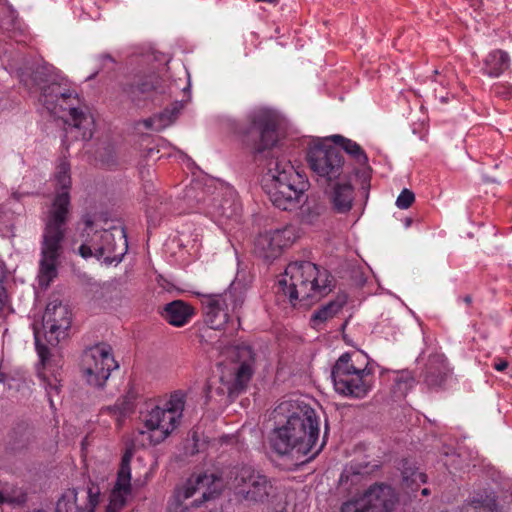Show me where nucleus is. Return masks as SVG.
I'll return each instance as SVG.
<instances>
[{
  "mask_svg": "<svg viewBox=\"0 0 512 512\" xmlns=\"http://www.w3.org/2000/svg\"><path fill=\"white\" fill-rule=\"evenodd\" d=\"M6 391V385L3 380L0 379V396L4 395Z\"/></svg>",
  "mask_w": 512,
  "mask_h": 512,
  "instance_id": "58836bf2",
  "label": "nucleus"
},
{
  "mask_svg": "<svg viewBox=\"0 0 512 512\" xmlns=\"http://www.w3.org/2000/svg\"><path fill=\"white\" fill-rule=\"evenodd\" d=\"M333 277L330 273L309 261H296L288 264L284 277L278 281L279 292L287 296L289 302L309 306L319 301L332 290Z\"/></svg>",
  "mask_w": 512,
  "mask_h": 512,
  "instance_id": "7ed1b4c3",
  "label": "nucleus"
},
{
  "mask_svg": "<svg viewBox=\"0 0 512 512\" xmlns=\"http://www.w3.org/2000/svg\"><path fill=\"white\" fill-rule=\"evenodd\" d=\"M59 190L45 219L41 241V258L39 262L38 282L41 287H48L57 276V266L63 252L65 225L70 207L69 190L71 187L70 164L61 160L55 173Z\"/></svg>",
  "mask_w": 512,
  "mask_h": 512,
  "instance_id": "f03ea898",
  "label": "nucleus"
},
{
  "mask_svg": "<svg viewBox=\"0 0 512 512\" xmlns=\"http://www.w3.org/2000/svg\"><path fill=\"white\" fill-rule=\"evenodd\" d=\"M343 304L335 301L329 302L327 305L321 307L312 316L314 326L327 321L335 316L341 309Z\"/></svg>",
  "mask_w": 512,
  "mask_h": 512,
  "instance_id": "72a5a7b5",
  "label": "nucleus"
},
{
  "mask_svg": "<svg viewBox=\"0 0 512 512\" xmlns=\"http://www.w3.org/2000/svg\"><path fill=\"white\" fill-rule=\"evenodd\" d=\"M229 484L236 496L251 503H264L272 490L271 480L250 465L234 467L229 473Z\"/></svg>",
  "mask_w": 512,
  "mask_h": 512,
  "instance_id": "9d476101",
  "label": "nucleus"
},
{
  "mask_svg": "<svg viewBox=\"0 0 512 512\" xmlns=\"http://www.w3.org/2000/svg\"><path fill=\"white\" fill-rule=\"evenodd\" d=\"M118 368L112 349L106 344H97L86 349L82 355V372L91 386L101 388L111 371Z\"/></svg>",
  "mask_w": 512,
  "mask_h": 512,
  "instance_id": "ddd939ff",
  "label": "nucleus"
},
{
  "mask_svg": "<svg viewBox=\"0 0 512 512\" xmlns=\"http://www.w3.org/2000/svg\"><path fill=\"white\" fill-rule=\"evenodd\" d=\"M493 92L496 96L508 100L512 98V85L507 82H500L493 86Z\"/></svg>",
  "mask_w": 512,
  "mask_h": 512,
  "instance_id": "e433bc0d",
  "label": "nucleus"
},
{
  "mask_svg": "<svg viewBox=\"0 0 512 512\" xmlns=\"http://www.w3.org/2000/svg\"><path fill=\"white\" fill-rule=\"evenodd\" d=\"M40 100L54 114L58 111L68 110L73 122L71 129H76L80 138L84 141L92 138L93 118L88 113L74 106L78 102V96L74 91L64 89L60 84L52 82L42 88Z\"/></svg>",
  "mask_w": 512,
  "mask_h": 512,
  "instance_id": "1a4fd4ad",
  "label": "nucleus"
},
{
  "mask_svg": "<svg viewBox=\"0 0 512 512\" xmlns=\"http://www.w3.org/2000/svg\"><path fill=\"white\" fill-rule=\"evenodd\" d=\"M362 352L344 353L333 366L331 377L335 391L351 398H364L372 388L373 371Z\"/></svg>",
  "mask_w": 512,
  "mask_h": 512,
  "instance_id": "0eeeda50",
  "label": "nucleus"
},
{
  "mask_svg": "<svg viewBox=\"0 0 512 512\" xmlns=\"http://www.w3.org/2000/svg\"><path fill=\"white\" fill-rule=\"evenodd\" d=\"M329 139L340 146L348 155H350L358 164L364 165L368 162V157L361 146L355 141L345 138L342 135H332Z\"/></svg>",
  "mask_w": 512,
  "mask_h": 512,
  "instance_id": "c85d7f7f",
  "label": "nucleus"
},
{
  "mask_svg": "<svg viewBox=\"0 0 512 512\" xmlns=\"http://www.w3.org/2000/svg\"><path fill=\"white\" fill-rule=\"evenodd\" d=\"M403 487L410 489L411 492H416L421 484L426 483L427 476L420 472L417 468L406 467L404 465L402 471Z\"/></svg>",
  "mask_w": 512,
  "mask_h": 512,
  "instance_id": "7c9ffc66",
  "label": "nucleus"
},
{
  "mask_svg": "<svg viewBox=\"0 0 512 512\" xmlns=\"http://www.w3.org/2000/svg\"><path fill=\"white\" fill-rule=\"evenodd\" d=\"M221 489L222 480L213 473L192 475L175 489V510L176 512H185L188 506H183V503L190 498H194L191 506L199 507L204 502L216 497Z\"/></svg>",
  "mask_w": 512,
  "mask_h": 512,
  "instance_id": "9b49d317",
  "label": "nucleus"
},
{
  "mask_svg": "<svg viewBox=\"0 0 512 512\" xmlns=\"http://www.w3.org/2000/svg\"><path fill=\"white\" fill-rule=\"evenodd\" d=\"M96 240L102 241L96 248V259L103 260L107 264L119 263L128 250V243L123 228L100 230Z\"/></svg>",
  "mask_w": 512,
  "mask_h": 512,
  "instance_id": "aec40b11",
  "label": "nucleus"
},
{
  "mask_svg": "<svg viewBox=\"0 0 512 512\" xmlns=\"http://www.w3.org/2000/svg\"><path fill=\"white\" fill-rule=\"evenodd\" d=\"M463 302L469 305L472 302V298L469 295H466L462 298Z\"/></svg>",
  "mask_w": 512,
  "mask_h": 512,
  "instance_id": "ea45409f",
  "label": "nucleus"
},
{
  "mask_svg": "<svg viewBox=\"0 0 512 512\" xmlns=\"http://www.w3.org/2000/svg\"><path fill=\"white\" fill-rule=\"evenodd\" d=\"M247 288L240 282H232L222 293L198 294L205 324L214 330L232 328L237 332L241 326L240 311L246 299Z\"/></svg>",
  "mask_w": 512,
  "mask_h": 512,
  "instance_id": "39448f33",
  "label": "nucleus"
},
{
  "mask_svg": "<svg viewBox=\"0 0 512 512\" xmlns=\"http://www.w3.org/2000/svg\"><path fill=\"white\" fill-rule=\"evenodd\" d=\"M307 186L305 176L290 160L277 157L269 162L264 189L275 207L284 211L297 208Z\"/></svg>",
  "mask_w": 512,
  "mask_h": 512,
  "instance_id": "20e7f679",
  "label": "nucleus"
},
{
  "mask_svg": "<svg viewBox=\"0 0 512 512\" xmlns=\"http://www.w3.org/2000/svg\"><path fill=\"white\" fill-rule=\"evenodd\" d=\"M415 380L409 372H401L395 378L394 389L395 392L399 393V397H404L408 391L414 386Z\"/></svg>",
  "mask_w": 512,
  "mask_h": 512,
  "instance_id": "f704fd0d",
  "label": "nucleus"
},
{
  "mask_svg": "<svg viewBox=\"0 0 512 512\" xmlns=\"http://www.w3.org/2000/svg\"><path fill=\"white\" fill-rule=\"evenodd\" d=\"M331 200L333 208L338 213L348 212L352 208L354 200V190L351 184H337L333 188Z\"/></svg>",
  "mask_w": 512,
  "mask_h": 512,
  "instance_id": "cd10ccee",
  "label": "nucleus"
},
{
  "mask_svg": "<svg viewBox=\"0 0 512 512\" xmlns=\"http://www.w3.org/2000/svg\"><path fill=\"white\" fill-rule=\"evenodd\" d=\"M194 315V308L182 300H175L166 304L162 312L163 318L175 327L186 325Z\"/></svg>",
  "mask_w": 512,
  "mask_h": 512,
  "instance_id": "393cba45",
  "label": "nucleus"
},
{
  "mask_svg": "<svg viewBox=\"0 0 512 512\" xmlns=\"http://www.w3.org/2000/svg\"><path fill=\"white\" fill-rule=\"evenodd\" d=\"M415 200L414 193L409 189H403L396 199V206L399 209H408Z\"/></svg>",
  "mask_w": 512,
  "mask_h": 512,
  "instance_id": "c9c22d12",
  "label": "nucleus"
},
{
  "mask_svg": "<svg viewBox=\"0 0 512 512\" xmlns=\"http://www.w3.org/2000/svg\"><path fill=\"white\" fill-rule=\"evenodd\" d=\"M421 494L423 496H428L430 494V490L428 488H424L422 489Z\"/></svg>",
  "mask_w": 512,
  "mask_h": 512,
  "instance_id": "79ce46f5",
  "label": "nucleus"
},
{
  "mask_svg": "<svg viewBox=\"0 0 512 512\" xmlns=\"http://www.w3.org/2000/svg\"><path fill=\"white\" fill-rule=\"evenodd\" d=\"M296 235L293 227H285L260 233L254 244L255 253L265 259L278 258L283 250L295 241Z\"/></svg>",
  "mask_w": 512,
  "mask_h": 512,
  "instance_id": "6ab92c4d",
  "label": "nucleus"
},
{
  "mask_svg": "<svg viewBox=\"0 0 512 512\" xmlns=\"http://www.w3.org/2000/svg\"><path fill=\"white\" fill-rule=\"evenodd\" d=\"M71 323L72 314L68 306L57 300L49 302L42 319L46 341L51 346H57L68 336Z\"/></svg>",
  "mask_w": 512,
  "mask_h": 512,
  "instance_id": "dca6fc26",
  "label": "nucleus"
},
{
  "mask_svg": "<svg viewBox=\"0 0 512 512\" xmlns=\"http://www.w3.org/2000/svg\"><path fill=\"white\" fill-rule=\"evenodd\" d=\"M280 124V115L275 110L258 107L247 114L246 122L238 124L235 132L254 153H263L279 141Z\"/></svg>",
  "mask_w": 512,
  "mask_h": 512,
  "instance_id": "6e6552de",
  "label": "nucleus"
},
{
  "mask_svg": "<svg viewBox=\"0 0 512 512\" xmlns=\"http://www.w3.org/2000/svg\"><path fill=\"white\" fill-rule=\"evenodd\" d=\"M238 367L235 370L234 380L228 387L229 394L243 391L254 374L255 353L250 346L241 345L235 348Z\"/></svg>",
  "mask_w": 512,
  "mask_h": 512,
  "instance_id": "5701e85b",
  "label": "nucleus"
},
{
  "mask_svg": "<svg viewBox=\"0 0 512 512\" xmlns=\"http://www.w3.org/2000/svg\"><path fill=\"white\" fill-rule=\"evenodd\" d=\"M132 450L127 449L122 456L117 479L111 491L107 512H119L131 494V459Z\"/></svg>",
  "mask_w": 512,
  "mask_h": 512,
  "instance_id": "412c9836",
  "label": "nucleus"
},
{
  "mask_svg": "<svg viewBox=\"0 0 512 512\" xmlns=\"http://www.w3.org/2000/svg\"><path fill=\"white\" fill-rule=\"evenodd\" d=\"M84 233L87 236L85 241L79 247V254L84 259H88L91 257L96 258V248L97 246H101L103 244L102 241L96 240L97 236L100 234V231H94L93 226L90 222L86 223V228L84 229Z\"/></svg>",
  "mask_w": 512,
  "mask_h": 512,
  "instance_id": "c756f323",
  "label": "nucleus"
},
{
  "mask_svg": "<svg viewBox=\"0 0 512 512\" xmlns=\"http://www.w3.org/2000/svg\"><path fill=\"white\" fill-rule=\"evenodd\" d=\"M277 416L286 418V423L274 429L270 438L272 449L279 455L295 458H314L323 448L318 445L320 419L316 411L299 400H285L275 408Z\"/></svg>",
  "mask_w": 512,
  "mask_h": 512,
  "instance_id": "f257e3e1",
  "label": "nucleus"
},
{
  "mask_svg": "<svg viewBox=\"0 0 512 512\" xmlns=\"http://www.w3.org/2000/svg\"><path fill=\"white\" fill-rule=\"evenodd\" d=\"M175 119V113L169 112V110H165L163 113L155 115L153 117L147 118L143 120V125L147 129H152L155 131H160L167 126H169L173 120Z\"/></svg>",
  "mask_w": 512,
  "mask_h": 512,
  "instance_id": "473e14b6",
  "label": "nucleus"
},
{
  "mask_svg": "<svg viewBox=\"0 0 512 512\" xmlns=\"http://www.w3.org/2000/svg\"><path fill=\"white\" fill-rule=\"evenodd\" d=\"M396 501L394 490L385 484H374L363 494L345 501L340 512H391Z\"/></svg>",
  "mask_w": 512,
  "mask_h": 512,
  "instance_id": "4468645a",
  "label": "nucleus"
},
{
  "mask_svg": "<svg viewBox=\"0 0 512 512\" xmlns=\"http://www.w3.org/2000/svg\"><path fill=\"white\" fill-rule=\"evenodd\" d=\"M449 373L450 369L444 355H431L425 367L424 382L430 388L441 387L445 383Z\"/></svg>",
  "mask_w": 512,
  "mask_h": 512,
  "instance_id": "b1692460",
  "label": "nucleus"
},
{
  "mask_svg": "<svg viewBox=\"0 0 512 512\" xmlns=\"http://www.w3.org/2000/svg\"><path fill=\"white\" fill-rule=\"evenodd\" d=\"M206 213L220 223L225 221L238 222L242 205L235 189L228 185H221L220 190L213 197L204 199Z\"/></svg>",
  "mask_w": 512,
  "mask_h": 512,
  "instance_id": "f3484780",
  "label": "nucleus"
},
{
  "mask_svg": "<svg viewBox=\"0 0 512 512\" xmlns=\"http://www.w3.org/2000/svg\"><path fill=\"white\" fill-rule=\"evenodd\" d=\"M510 66V57L503 50H493L483 59L481 72L488 77H499Z\"/></svg>",
  "mask_w": 512,
  "mask_h": 512,
  "instance_id": "a878e982",
  "label": "nucleus"
},
{
  "mask_svg": "<svg viewBox=\"0 0 512 512\" xmlns=\"http://www.w3.org/2000/svg\"><path fill=\"white\" fill-rule=\"evenodd\" d=\"M102 59L103 60H107V61H110V62H114L113 58L110 56V55H104L102 56Z\"/></svg>",
  "mask_w": 512,
  "mask_h": 512,
  "instance_id": "a19ab883",
  "label": "nucleus"
},
{
  "mask_svg": "<svg viewBox=\"0 0 512 512\" xmlns=\"http://www.w3.org/2000/svg\"><path fill=\"white\" fill-rule=\"evenodd\" d=\"M496 506L495 498L492 495H482L479 494L471 500V502L467 503L463 506L462 512H479L488 511L492 512Z\"/></svg>",
  "mask_w": 512,
  "mask_h": 512,
  "instance_id": "2f4dec72",
  "label": "nucleus"
},
{
  "mask_svg": "<svg viewBox=\"0 0 512 512\" xmlns=\"http://www.w3.org/2000/svg\"><path fill=\"white\" fill-rule=\"evenodd\" d=\"M258 2H268V3H272V2H275L276 0H257Z\"/></svg>",
  "mask_w": 512,
  "mask_h": 512,
  "instance_id": "c03bdc74",
  "label": "nucleus"
},
{
  "mask_svg": "<svg viewBox=\"0 0 512 512\" xmlns=\"http://www.w3.org/2000/svg\"><path fill=\"white\" fill-rule=\"evenodd\" d=\"M100 488L91 483L82 489H67L56 503V512H94L100 502Z\"/></svg>",
  "mask_w": 512,
  "mask_h": 512,
  "instance_id": "a211bd4d",
  "label": "nucleus"
},
{
  "mask_svg": "<svg viewBox=\"0 0 512 512\" xmlns=\"http://www.w3.org/2000/svg\"><path fill=\"white\" fill-rule=\"evenodd\" d=\"M35 346L37 354L41 361V367L38 368V377L45 388L50 407L54 408L53 397L59 395L62 381L61 360L49 358V349L40 342V333L34 331Z\"/></svg>",
  "mask_w": 512,
  "mask_h": 512,
  "instance_id": "2eb2a0df",
  "label": "nucleus"
},
{
  "mask_svg": "<svg viewBox=\"0 0 512 512\" xmlns=\"http://www.w3.org/2000/svg\"><path fill=\"white\" fill-rule=\"evenodd\" d=\"M12 195H13V197H14L16 200H20V194H18V193H16V192H15V193H13Z\"/></svg>",
  "mask_w": 512,
  "mask_h": 512,
  "instance_id": "37998d69",
  "label": "nucleus"
},
{
  "mask_svg": "<svg viewBox=\"0 0 512 512\" xmlns=\"http://www.w3.org/2000/svg\"><path fill=\"white\" fill-rule=\"evenodd\" d=\"M136 395L132 391H128L125 395L118 398L114 405L106 406L101 409V414L112 416L117 425L120 426L123 419L129 415L135 404Z\"/></svg>",
  "mask_w": 512,
  "mask_h": 512,
  "instance_id": "bb28decb",
  "label": "nucleus"
},
{
  "mask_svg": "<svg viewBox=\"0 0 512 512\" xmlns=\"http://www.w3.org/2000/svg\"><path fill=\"white\" fill-rule=\"evenodd\" d=\"M508 367V362L505 360H500L494 364V368L497 371H504Z\"/></svg>",
  "mask_w": 512,
  "mask_h": 512,
  "instance_id": "4c0bfd02",
  "label": "nucleus"
},
{
  "mask_svg": "<svg viewBox=\"0 0 512 512\" xmlns=\"http://www.w3.org/2000/svg\"><path fill=\"white\" fill-rule=\"evenodd\" d=\"M328 138L314 140L307 151V161L310 169L327 182L333 181L342 173L343 156L341 151L328 143Z\"/></svg>",
  "mask_w": 512,
  "mask_h": 512,
  "instance_id": "f8f14e48",
  "label": "nucleus"
},
{
  "mask_svg": "<svg viewBox=\"0 0 512 512\" xmlns=\"http://www.w3.org/2000/svg\"><path fill=\"white\" fill-rule=\"evenodd\" d=\"M185 404L186 393L176 390L162 405L148 406L140 412L139 434L152 446L164 442L180 426Z\"/></svg>",
  "mask_w": 512,
  "mask_h": 512,
  "instance_id": "423d86ee",
  "label": "nucleus"
},
{
  "mask_svg": "<svg viewBox=\"0 0 512 512\" xmlns=\"http://www.w3.org/2000/svg\"><path fill=\"white\" fill-rule=\"evenodd\" d=\"M159 83L160 78L156 74L136 76L132 82L123 84L122 91L135 106L144 107L157 93Z\"/></svg>",
  "mask_w": 512,
  "mask_h": 512,
  "instance_id": "4be33fe9",
  "label": "nucleus"
}]
</instances>
